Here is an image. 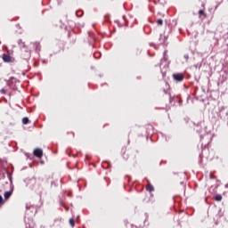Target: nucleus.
<instances>
[{"label": "nucleus", "mask_w": 228, "mask_h": 228, "mask_svg": "<svg viewBox=\"0 0 228 228\" xmlns=\"http://www.w3.org/2000/svg\"><path fill=\"white\" fill-rule=\"evenodd\" d=\"M69 224H70L71 227H74L76 221H74V219L71 218V219H69Z\"/></svg>", "instance_id": "9"}, {"label": "nucleus", "mask_w": 228, "mask_h": 228, "mask_svg": "<svg viewBox=\"0 0 228 228\" xmlns=\"http://www.w3.org/2000/svg\"><path fill=\"white\" fill-rule=\"evenodd\" d=\"M184 58H185V60H188V58H189L188 54H185Z\"/></svg>", "instance_id": "16"}, {"label": "nucleus", "mask_w": 228, "mask_h": 228, "mask_svg": "<svg viewBox=\"0 0 228 228\" xmlns=\"http://www.w3.org/2000/svg\"><path fill=\"white\" fill-rule=\"evenodd\" d=\"M28 122H29V118H22V124H28Z\"/></svg>", "instance_id": "8"}, {"label": "nucleus", "mask_w": 228, "mask_h": 228, "mask_svg": "<svg viewBox=\"0 0 228 228\" xmlns=\"http://www.w3.org/2000/svg\"><path fill=\"white\" fill-rule=\"evenodd\" d=\"M1 94H6V91L4 89H2Z\"/></svg>", "instance_id": "15"}, {"label": "nucleus", "mask_w": 228, "mask_h": 228, "mask_svg": "<svg viewBox=\"0 0 228 228\" xmlns=\"http://www.w3.org/2000/svg\"><path fill=\"white\" fill-rule=\"evenodd\" d=\"M147 191H154V186L149 184L148 187H147Z\"/></svg>", "instance_id": "7"}, {"label": "nucleus", "mask_w": 228, "mask_h": 228, "mask_svg": "<svg viewBox=\"0 0 228 228\" xmlns=\"http://www.w3.org/2000/svg\"><path fill=\"white\" fill-rule=\"evenodd\" d=\"M173 79H175V81H177L178 83H181V81L184 79V75H183V73L173 74Z\"/></svg>", "instance_id": "2"}, {"label": "nucleus", "mask_w": 228, "mask_h": 228, "mask_svg": "<svg viewBox=\"0 0 228 228\" xmlns=\"http://www.w3.org/2000/svg\"><path fill=\"white\" fill-rule=\"evenodd\" d=\"M34 156H36L37 158H42V156H44V151H42V149H36L34 151Z\"/></svg>", "instance_id": "3"}, {"label": "nucleus", "mask_w": 228, "mask_h": 228, "mask_svg": "<svg viewBox=\"0 0 228 228\" xmlns=\"http://www.w3.org/2000/svg\"><path fill=\"white\" fill-rule=\"evenodd\" d=\"M58 1H61V0H58Z\"/></svg>", "instance_id": "18"}, {"label": "nucleus", "mask_w": 228, "mask_h": 228, "mask_svg": "<svg viewBox=\"0 0 228 228\" xmlns=\"http://www.w3.org/2000/svg\"><path fill=\"white\" fill-rule=\"evenodd\" d=\"M8 175H9V179H10V181L12 183V175L10 173H8Z\"/></svg>", "instance_id": "14"}, {"label": "nucleus", "mask_w": 228, "mask_h": 228, "mask_svg": "<svg viewBox=\"0 0 228 228\" xmlns=\"http://www.w3.org/2000/svg\"><path fill=\"white\" fill-rule=\"evenodd\" d=\"M215 200H216L217 202H221L222 201V195L216 194V197H215Z\"/></svg>", "instance_id": "6"}, {"label": "nucleus", "mask_w": 228, "mask_h": 228, "mask_svg": "<svg viewBox=\"0 0 228 228\" xmlns=\"http://www.w3.org/2000/svg\"><path fill=\"white\" fill-rule=\"evenodd\" d=\"M3 196L0 195V204H3Z\"/></svg>", "instance_id": "13"}, {"label": "nucleus", "mask_w": 228, "mask_h": 228, "mask_svg": "<svg viewBox=\"0 0 228 228\" xmlns=\"http://www.w3.org/2000/svg\"><path fill=\"white\" fill-rule=\"evenodd\" d=\"M157 24H159V26H163V20H158Z\"/></svg>", "instance_id": "10"}, {"label": "nucleus", "mask_w": 228, "mask_h": 228, "mask_svg": "<svg viewBox=\"0 0 228 228\" xmlns=\"http://www.w3.org/2000/svg\"><path fill=\"white\" fill-rule=\"evenodd\" d=\"M18 44L20 47V49H24L25 53H27L28 56H31V51H29V49H28V46H26V44L24 42H22L21 39H20L18 41Z\"/></svg>", "instance_id": "1"}, {"label": "nucleus", "mask_w": 228, "mask_h": 228, "mask_svg": "<svg viewBox=\"0 0 228 228\" xmlns=\"http://www.w3.org/2000/svg\"><path fill=\"white\" fill-rule=\"evenodd\" d=\"M34 45H36L37 51H38L40 48V44L39 43H35Z\"/></svg>", "instance_id": "11"}, {"label": "nucleus", "mask_w": 228, "mask_h": 228, "mask_svg": "<svg viewBox=\"0 0 228 228\" xmlns=\"http://www.w3.org/2000/svg\"><path fill=\"white\" fill-rule=\"evenodd\" d=\"M29 225V227H33V225H31V224H28Z\"/></svg>", "instance_id": "17"}, {"label": "nucleus", "mask_w": 228, "mask_h": 228, "mask_svg": "<svg viewBox=\"0 0 228 228\" xmlns=\"http://www.w3.org/2000/svg\"><path fill=\"white\" fill-rule=\"evenodd\" d=\"M3 60L5 63H10L12 61V57L8 54H4Z\"/></svg>", "instance_id": "4"}, {"label": "nucleus", "mask_w": 228, "mask_h": 228, "mask_svg": "<svg viewBox=\"0 0 228 228\" xmlns=\"http://www.w3.org/2000/svg\"><path fill=\"white\" fill-rule=\"evenodd\" d=\"M13 193V191H7L4 193V197L5 200L10 199L12 197V194Z\"/></svg>", "instance_id": "5"}, {"label": "nucleus", "mask_w": 228, "mask_h": 228, "mask_svg": "<svg viewBox=\"0 0 228 228\" xmlns=\"http://www.w3.org/2000/svg\"><path fill=\"white\" fill-rule=\"evenodd\" d=\"M199 14H200V15H204V16H206V13L204 12L203 10H200V11H199Z\"/></svg>", "instance_id": "12"}]
</instances>
